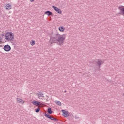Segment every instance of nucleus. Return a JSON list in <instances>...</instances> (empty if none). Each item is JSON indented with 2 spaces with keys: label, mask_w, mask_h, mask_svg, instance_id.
Instances as JSON below:
<instances>
[{
  "label": "nucleus",
  "mask_w": 124,
  "mask_h": 124,
  "mask_svg": "<svg viewBox=\"0 0 124 124\" xmlns=\"http://www.w3.org/2000/svg\"><path fill=\"white\" fill-rule=\"evenodd\" d=\"M66 37V36H65V34L61 35L59 34V33H57L55 34L54 37L50 38L49 42L51 44L57 43L59 45H62L63 42H64V41L65 40Z\"/></svg>",
  "instance_id": "1"
},
{
  "label": "nucleus",
  "mask_w": 124,
  "mask_h": 124,
  "mask_svg": "<svg viewBox=\"0 0 124 124\" xmlns=\"http://www.w3.org/2000/svg\"><path fill=\"white\" fill-rule=\"evenodd\" d=\"M4 36L5 37V40L9 42H11V41H13L15 39L14 33L11 31L6 32L4 34Z\"/></svg>",
  "instance_id": "2"
},
{
  "label": "nucleus",
  "mask_w": 124,
  "mask_h": 124,
  "mask_svg": "<svg viewBox=\"0 0 124 124\" xmlns=\"http://www.w3.org/2000/svg\"><path fill=\"white\" fill-rule=\"evenodd\" d=\"M45 116L46 117H47L48 119H50V120H51V121H55L56 122H57V121H58V120L57 118L53 116H51L46 113L45 114Z\"/></svg>",
  "instance_id": "3"
},
{
  "label": "nucleus",
  "mask_w": 124,
  "mask_h": 124,
  "mask_svg": "<svg viewBox=\"0 0 124 124\" xmlns=\"http://www.w3.org/2000/svg\"><path fill=\"white\" fill-rule=\"evenodd\" d=\"M52 8H53L55 11H56V12H57L59 14H62V10H61L59 8L55 7V6H52Z\"/></svg>",
  "instance_id": "4"
},
{
  "label": "nucleus",
  "mask_w": 124,
  "mask_h": 124,
  "mask_svg": "<svg viewBox=\"0 0 124 124\" xmlns=\"http://www.w3.org/2000/svg\"><path fill=\"white\" fill-rule=\"evenodd\" d=\"M3 49L5 52H9L11 50V47L9 45H6L4 46Z\"/></svg>",
  "instance_id": "5"
},
{
  "label": "nucleus",
  "mask_w": 124,
  "mask_h": 124,
  "mask_svg": "<svg viewBox=\"0 0 124 124\" xmlns=\"http://www.w3.org/2000/svg\"><path fill=\"white\" fill-rule=\"evenodd\" d=\"M62 116H63V117H68V116H69V114H68V112L65 111V110H63L62 109Z\"/></svg>",
  "instance_id": "6"
},
{
  "label": "nucleus",
  "mask_w": 124,
  "mask_h": 124,
  "mask_svg": "<svg viewBox=\"0 0 124 124\" xmlns=\"http://www.w3.org/2000/svg\"><path fill=\"white\" fill-rule=\"evenodd\" d=\"M118 9H119L122 15L124 16V6H120L118 7Z\"/></svg>",
  "instance_id": "7"
},
{
  "label": "nucleus",
  "mask_w": 124,
  "mask_h": 124,
  "mask_svg": "<svg viewBox=\"0 0 124 124\" xmlns=\"http://www.w3.org/2000/svg\"><path fill=\"white\" fill-rule=\"evenodd\" d=\"M4 37V33H2L0 34V45L3 43V40L2 38Z\"/></svg>",
  "instance_id": "8"
},
{
  "label": "nucleus",
  "mask_w": 124,
  "mask_h": 124,
  "mask_svg": "<svg viewBox=\"0 0 124 124\" xmlns=\"http://www.w3.org/2000/svg\"><path fill=\"white\" fill-rule=\"evenodd\" d=\"M58 30L61 32H63L65 31V28L63 26H60Z\"/></svg>",
  "instance_id": "9"
},
{
  "label": "nucleus",
  "mask_w": 124,
  "mask_h": 124,
  "mask_svg": "<svg viewBox=\"0 0 124 124\" xmlns=\"http://www.w3.org/2000/svg\"><path fill=\"white\" fill-rule=\"evenodd\" d=\"M32 104H33V105H35V106H39L38 105H39V104H40V102L34 100L32 102Z\"/></svg>",
  "instance_id": "10"
},
{
  "label": "nucleus",
  "mask_w": 124,
  "mask_h": 124,
  "mask_svg": "<svg viewBox=\"0 0 124 124\" xmlns=\"http://www.w3.org/2000/svg\"><path fill=\"white\" fill-rule=\"evenodd\" d=\"M5 7L6 10H10V9H11L12 8L11 5H10V4H7L5 5Z\"/></svg>",
  "instance_id": "11"
},
{
  "label": "nucleus",
  "mask_w": 124,
  "mask_h": 124,
  "mask_svg": "<svg viewBox=\"0 0 124 124\" xmlns=\"http://www.w3.org/2000/svg\"><path fill=\"white\" fill-rule=\"evenodd\" d=\"M37 95H38V97H44V94L42 92H39L38 93H37Z\"/></svg>",
  "instance_id": "12"
},
{
  "label": "nucleus",
  "mask_w": 124,
  "mask_h": 124,
  "mask_svg": "<svg viewBox=\"0 0 124 124\" xmlns=\"http://www.w3.org/2000/svg\"><path fill=\"white\" fill-rule=\"evenodd\" d=\"M45 14H46V15H47V16H51V15H52L53 13H52V12H50L49 11H47L45 12Z\"/></svg>",
  "instance_id": "13"
},
{
  "label": "nucleus",
  "mask_w": 124,
  "mask_h": 124,
  "mask_svg": "<svg viewBox=\"0 0 124 124\" xmlns=\"http://www.w3.org/2000/svg\"><path fill=\"white\" fill-rule=\"evenodd\" d=\"M16 101L18 103H22V104H24V102L23 101V100L21 99L20 98H17Z\"/></svg>",
  "instance_id": "14"
},
{
  "label": "nucleus",
  "mask_w": 124,
  "mask_h": 124,
  "mask_svg": "<svg viewBox=\"0 0 124 124\" xmlns=\"http://www.w3.org/2000/svg\"><path fill=\"white\" fill-rule=\"evenodd\" d=\"M47 113H48V114H53V111L52 110V108H48Z\"/></svg>",
  "instance_id": "15"
},
{
  "label": "nucleus",
  "mask_w": 124,
  "mask_h": 124,
  "mask_svg": "<svg viewBox=\"0 0 124 124\" xmlns=\"http://www.w3.org/2000/svg\"><path fill=\"white\" fill-rule=\"evenodd\" d=\"M103 63H102V62H97L96 64V65L97 66H98V70L100 68V65H101V64H103Z\"/></svg>",
  "instance_id": "16"
},
{
  "label": "nucleus",
  "mask_w": 124,
  "mask_h": 124,
  "mask_svg": "<svg viewBox=\"0 0 124 124\" xmlns=\"http://www.w3.org/2000/svg\"><path fill=\"white\" fill-rule=\"evenodd\" d=\"M30 44L31 46H33L35 45V41L34 40H31L30 41Z\"/></svg>",
  "instance_id": "17"
},
{
  "label": "nucleus",
  "mask_w": 124,
  "mask_h": 124,
  "mask_svg": "<svg viewBox=\"0 0 124 124\" xmlns=\"http://www.w3.org/2000/svg\"><path fill=\"white\" fill-rule=\"evenodd\" d=\"M55 103L59 106H62V103L59 101H55Z\"/></svg>",
  "instance_id": "18"
},
{
  "label": "nucleus",
  "mask_w": 124,
  "mask_h": 124,
  "mask_svg": "<svg viewBox=\"0 0 124 124\" xmlns=\"http://www.w3.org/2000/svg\"><path fill=\"white\" fill-rule=\"evenodd\" d=\"M39 111H40V108H37L35 109L36 113H39Z\"/></svg>",
  "instance_id": "19"
},
{
  "label": "nucleus",
  "mask_w": 124,
  "mask_h": 124,
  "mask_svg": "<svg viewBox=\"0 0 124 124\" xmlns=\"http://www.w3.org/2000/svg\"><path fill=\"white\" fill-rule=\"evenodd\" d=\"M96 62H103V61L101 60V59L97 60Z\"/></svg>",
  "instance_id": "20"
},
{
  "label": "nucleus",
  "mask_w": 124,
  "mask_h": 124,
  "mask_svg": "<svg viewBox=\"0 0 124 124\" xmlns=\"http://www.w3.org/2000/svg\"><path fill=\"white\" fill-rule=\"evenodd\" d=\"M122 95H123V96H124V93H122Z\"/></svg>",
  "instance_id": "21"
},
{
  "label": "nucleus",
  "mask_w": 124,
  "mask_h": 124,
  "mask_svg": "<svg viewBox=\"0 0 124 124\" xmlns=\"http://www.w3.org/2000/svg\"><path fill=\"white\" fill-rule=\"evenodd\" d=\"M34 0H31V1H33Z\"/></svg>",
  "instance_id": "22"
},
{
  "label": "nucleus",
  "mask_w": 124,
  "mask_h": 124,
  "mask_svg": "<svg viewBox=\"0 0 124 124\" xmlns=\"http://www.w3.org/2000/svg\"><path fill=\"white\" fill-rule=\"evenodd\" d=\"M66 92V91H65V92H64L65 93Z\"/></svg>",
  "instance_id": "23"
}]
</instances>
